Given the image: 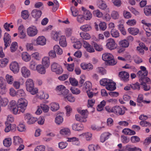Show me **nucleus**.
Returning <instances> with one entry per match:
<instances>
[{
  "instance_id": "obj_1",
  "label": "nucleus",
  "mask_w": 151,
  "mask_h": 151,
  "mask_svg": "<svg viewBox=\"0 0 151 151\" xmlns=\"http://www.w3.org/2000/svg\"><path fill=\"white\" fill-rule=\"evenodd\" d=\"M77 111L78 112L81 114V116L78 114L75 115L76 120L79 122H86V119L87 118L88 114V112L87 109H82L81 108L77 109Z\"/></svg>"
},
{
  "instance_id": "obj_2",
  "label": "nucleus",
  "mask_w": 151,
  "mask_h": 151,
  "mask_svg": "<svg viewBox=\"0 0 151 151\" xmlns=\"http://www.w3.org/2000/svg\"><path fill=\"white\" fill-rule=\"evenodd\" d=\"M9 110L14 115L19 114L21 112L18 107L16 101L14 100L11 101L8 106Z\"/></svg>"
},
{
  "instance_id": "obj_3",
  "label": "nucleus",
  "mask_w": 151,
  "mask_h": 151,
  "mask_svg": "<svg viewBox=\"0 0 151 151\" xmlns=\"http://www.w3.org/2000/svg\"><path fill=\"white\" fill-rule=\"evenodd\" d=\"M103 60L107 62L110 65H114L116 63V62L114 59L113 56L112 55L108 53H106L102 55Z\"/></svg>"
},
{
  "instance_id": "obj_4",
  "label": "nucleus",
  "mask_w": 151,
  "mask_h": 151,
  "mask_svg": "<svg viewBox=\"0 0 151 151\" xmlns=\"http://www.w3.org/2000/svg\"><path fill=\"white\" fill-rule=\"evenodd\" d=\"M51 70L52 71L57 74H61L63 71L62 66L55 62H53L52 63L51 65Z\"/></svg>"
},
{
  "instance_id": "obj_5",
  "label": "nucleus",
  "mask_w": 151,
  "mask_h": 151,
  "mask_svg": "<svg viewBox=\"0 0 151 151\" xmlns=\"http://www.w3.org/2000/svg\"><path fill=\"white\" fill-rule=\"evenodd\" d=\"M21 112L23 113L26 109L28 104L27 101L24 99L21 98L19 99L17 104Z\"/></svg>"
},
{
  "instance_id": "obj_6",
  "label": "nucleus",
  "mask_w": 151,
  "mask_h": 151,
  "mask_svg": "<svg viewBox=\"0 0 151 151\" xmlns=\"http://www.w3.org/2000/svg\"><path fill=\"white\" fill-rule=\"evenodd\" d=\"M55 90L59 95L63 97L65 96L69 92V90L63 85H59L57 86L55 88Z\"/></svg>"
},
{
  "instance_id": "obj_7",
  "label": "nucleus",
  "mask_w": 151,
  "mask_h": 151,
  "mask_svg": "<svg viewBox=\"0 0 151 151\" xmlns=\"http://www.w3.org/2000/svg\"><path fill=\"white\" fill-rule=\"evenodd\" d=\"M106 47L108 49L112 50L115 49L117 47V44L113 39L109 38L106 41Z\"/></svg>"
},
{
  "instance_id": "obj_8",
  "label": "nucleus",
  "mask_w": 151,
  "mask_h": 151,
  "mask_svg": "<svg viewBox=\"0 0 151 151\" xmlns=\"http://www.w3.org/2000/svg\"><path fill=\"white\" fill-rule=\"evenodd\" d=\"M38 31L36 27L32 26L29 27L27 29L28 35L30 37H33L36 35Z\"/></svg>"
},
{
  "instance_id": "obj_9",
  "label": "nucleus",
  "mask_w": 151,
  "mask_h": 151,
  "mask_svg": "<svg viewBox=\"0 0 151 151\" xmlns=\"http://www.w3.org/2000/svg\"><path fill=\"white\" fill-rule=\"evenodd\" d=\"M141 69L137 73L139 79L142 78L144 77H146L148 74V72L146 70V68L144 66H141L140 67Z\"/></svg>"
},
{
  "instance_id": "obj_10",
  "label": "nucleus",
  "mask_w": 151,
  "mask_h": 151,
  "mask_svg": "<svg viewBox=\"0 0 151 151\" xmlns=\"http://www.w3.org/2000/svg\"><path fill=\"white\" fill-rule=\"evenodd\" d=\"M24 119L28 124L34 123L37 120V118L33 117L30 114L27 113L24 115Z\"/></svg>"
},
{
  "instance_id": "obj_11",
  "label": "nucleus",
  "mask_w": 151,
  "mask_h": 151,
  "mask_svg": "<svg viewBox=\"0 0 151 151\" xmlns=\"http://www.w3.org/2000/svg\"><path fill=\"white\" fill-rule=\"evenodd\" d=\"M9 67L10 70L14 73H18L19 71V65L17 62H12L10 64Z\"/></svg>"
},
{
  "instance_id": "obj_12",
  "label": "nucleus",
  "mask_w": 151,
  "mask_h": 151,
  "mask_svg": "<svg viewBox=\"0 0 151 151\" xmlns=\"http://www.w3.org/2000/svg\"><path fill=\"white\" fill-rule=\"evenodd\" d=\"M34 41H36V43L34 44V45L37 46L40 45L43 46L46 44V40L43 36H40L38 37L36 40H34Z\"/></svg>"
},
{
  "instance_id": "obj_13",
  "label": "nucleus",
  "mask_w": 151,
  "mask_h": 151,
  "mask_svg": "<svg viewBox=\"0 0 151 151\" xmlns=\"http://www.w3.org/2000/svg\"><path fill=\"white\" fill-rule=\"evenodd\" d=\"M22 75L24 78L29 77L31 75L30 70L26 66L22 67L20 70Z\"/></svg>"
},
{
  "instance_id": "obj_14",
  "label": "nucleus",
  "mask_w": 151,
  "mask_h": 151,
  "mask_svg": "<svg viewBox=\"0 0 151 151\" xmlns=\"http://www.w3.org/2000/svg\"><path fill=\"white\" fill-rule=\"evenodd\" d=\"M83 45V47L88 52L90 53H93L95 52V50L93 47L87 41H84Z\"/></svg>"
},
{
  "instance_id": "obj_15",
  "label": "nucleus",
  "mask_w": 151,
  "mask_h": 151,
  "mask_svg": "<svg viewBox=\"0 0 151 151\" xmlns=\"http://www.w3.org/2000/svg\"><path fill=\"white\" fill-rule=\"evenodd\" d=\"M78 136L81 138H84L86 141H90L92 139V134L90 132H87L79 134Z\"/></svg>"
},
{
  "instance_id": "obj_16",
  "label": "nucleus",
  "mask_w": 151,
  "mask_h": 151,
  "mask_svg": "<svg viewBox=\"0 0 151 151\" xmlns=\"http://www.w3.org/2000/svg\"><path fill=\"white\" fill-rule=\"evenodd\" d=\"M119 76L121 79L124 82H127L129 80V75L127 72L122 71L120 72L119 74Z\"/></svg>"
},
{
  "instance_id": "obj_17",
  "label": "nucleus",
  "mask_w": 151,
  "mask_h": 151,
  "mask_svg": "<svg viewBox=\"0 0 151 151\" xmlns=\"http://www.w3.org/2000/svg\"><path fill=\"white\" fill-rule=\"evenodd\" d=\"M25 85L27 91H29L34 86V83L33 80L30 78L27 79L25 82Z\"/></svg>"
},
{
  "instance_id": "obj_18",
  "label": "nucleus",
  "mask_w": 151,
  "mask_h": 151,
  "mask_svg": "<svg viewBox=\"0 0 151 151\" xmlns=\"http://www.w3.org/2000/svg\"><path fill=\"white\" fill-rule=\"evenodd\" d=\"M113 113L116 115H122L124 113V111L119 106H116L113 107Z\"/></svg>"
},
{
  "instance_id": "obj_19",
  "label": "nucleus",
  "mask_w": 151,
  "mask_h": 151,
  "mask_svg": "<svg viewBox=\"0 0 151 151\" xmlns=\"http://www.w3.org/2000/svg\"><path fill=\"white\" fill-rule=\"evenodd\" d=\"M47 68L41 64H38L37 65V72L41 74H45L46 73V69Z\"/></svg>"
},
{
  "instance_id": "obj_20",
  "label": "nucleus",
  "mask_w": 151,
  "mask_h": 151,
  "mask_svg": "<svg viewBox=\"0 0 151 151\" xmlns=\"http://www.w3.org/2000/svg\"><path fill=\"white\" fill-rule=\"evenodd\" d=\"M82 9L83 11V16L85 19L90 20L92 17V14L90 12L85 9L83 7H82Z\"/></svg>"
},
{
  "instance_id": "obj_21",
  "label": "nucleus",
  "mask_w": 151,
  "mask_h": 151,
  "mask_svg": "<svg viewBox=\"0 0 151 151\" xmlns=\"http://www.w3.org/2000/svg\"><path fill=\"white\" fill-rule=\"evenodd\" d=\"M97 6L100 9L104 10L107 7V5L105 1L103 0H98L96 2Z\"/></svg>"
},
{
  "instance_id": "obj_22",
  "label": "nucleus",
  "mask_w": 151,
  "mask_h": 151,
  "mask_svg": "<svg viewBox=\"0 0 151 151\" xmlns=\"http://www.w3.org/2000/svg\"><path fill=\"white\" fill-rule=\"evenodd\" d=\"M32 15L34 18L37 19L41 16L42 12L38 9H35L32 10Z\"/></svg>"
},
{
  "instance_id": "obj_23",
  "label": "nucleus",
  "mask_w": 151,
  "mask_h": 151,
  "mask_svg": "<svg viewBox=\"0 0 151 151\" xmlns=\"http://www.w3.org/2000/svg\"><path fill=\"white\" fill-rule=\"evenodd\" d=\"M41 65L47 68L50 65V60L49 58L48 57H44L42 59Z\"/></svg>"
},
{
  "instance_id": "obj_24",
  "label": "nucleus",
  "mask_w": 151,
  "mask_h": 151,
  "mask_svg": "<svg viewBox=\"0 0 151 151\" xmlns=\"http://www.w3.org/2000/svg\"><path fill=\"white\" fill-rule=\"evenodd\" d=\"M21 57L23 60L26 62H29L31 59L30 56L27 52H23Z\"/></svg>"
},
{
  "instance_id": "obj_25",
  "label": "nucleus",
  "mask_w": 151,
  "mask_h": 151,
  "mask_svg": "<svg viewBox=\"0 0 151 151\" xmlns=\"http://www.w3.org/2000/svg\"><path fill=\"white\" fill-rule=\"evenodd\" d=\"M115 85L116 83L110 80V82L106 86V88L108 90L113 91L116 88Z\"/></svg>"
},
{
  "instance_id": "obj_26",
  "label": "nucleus",
  "mask_w": 151,
  "mask_h": 151,
  "mask_svg": "<svg viewBox=\"0 0 151 151\" xmlns=\"http://www.w3.org/2000/svg\"><path fill=\"white\" fill-rule=\"evenodd\" d=\"M73 129L75 130H80L83 129V125L81 123H75L72 125Z\"/></svg>"
},
{
  "instance_id": "obj_27",
  "label": "nucleus",
  "mask_w": 151,
  "mask_h": 151,
  "mask_svg": "<svg viewBox=\"0 0 151 151\" xmlns=\"http://www.w3.org/2000/svg\"><path fill=\"white\" fill-rule=\"evenodd\" d=\"M37 97L40 99H47L49 98V95L47 93L44 94L43 91H40L37 95Z\"/></svg>"
},
{
  "instance_id": "obj_28",
  "label": "nucleus",
  "mask_w": 151,
  "mask_h": 151,
  "mask_svg": "<svg viewBox=\"0 0 151 151\" xmlns=\"http://www.w3.org/2000/svg\"><path fill=\"white\" fill-rule=\"evenodd\" d=\"M9 102L8 99L0 96V105L2 107H5L7 105Z\"/></svg>"
},
{
  "instance_id": "obj_29",
  "label": "nucleus",
  "mask_w": 151,
  "mask_h": 151,
  "mask_svg": "<svg viewBox=\"0 0 151 151\" xmlns=\"http://www.w3.org/2000/svg\"><path fill=\"white\" fill-rule=\"evenodd\" d=\"M22 142V139L19 136H14V137L13 143L14 145H18Z\"/></svg>"
},
{
  "instance_id": "obj_30",
  "label": "nucleus",
  "mask_w": 151,
  "mask_h": 151,
  "mask_svg": "<svg viewBox=\"0 0 151 151\" xmlns=\"http://www.w3.org/2000/svg\"><path fill=\"white\" fill-rule=\"evenodd\" d=\"M50 109L52 111H55L58 110L59 108V106L58 104L52 102L50 104Z\"/></svg>"
},
{
  "instance_id": "obj_31",
  "label": "nucleus",
  "mask_w": 151,
  "mask_h": 151,
  "mask_svg": "<svg viewBox=\"0 0 151 151\" xmlns=\"http://www.w3.org/2000/svg\"><path fill=\"white\" fill-rule=\"evenodd\" d=\"M59 44L60 45L63 47H65L67 45L66 38L64 36H61L59 40Z\"/></svg>"
},
{
  "instance_id": "obj_32",
  "label": "nucleus",
  "mask_w": 151,
  "mask_h": 151,
  "mask_svg": "<svg viewBox=\"0 0 151 151\" xmlns=\"http://www.w3.org/2000/svg\"><path fill=\"white\" fill-rule=\"evenodd\" d=\"M65 100H67L70 102H74L75 100V97L71 94H67L63 96Z\"/></svg>"
},
{
  "instance_id": "obj_33",
  "label": "nucleus",
  "mask_w": 151,
  "mask_h": 151,
  "mask_svg": "<svg viewBox=\"0 0 151 151\" xmlns=\"http://www.w3.org/2000/svg\"><path fill=\"white\" fill-rule=\"evenodd\" d=\"M53 50L58 55H61L63 53V50L58 45H55L54 46Z\"/></svg>"
},
{
  "instance_id": "obj_34",
  "label": "nucleus",
  "mask_w": 151,
  "mask_h": 151,
  "mask_svg": "<svg viewBox=\"0 0 151 151\" xmlns=\"http://www.w3.org/2000/svg\"><path fill=\"white\" fill-rule=\"evenodd\" d=\"M80 35L81 37L83 39L88 40L91 38L90 35L87 32H81L80 33Z\"/></svg>"
},
{
  "instance_id": "obj_35",
  "label": "nucleus",
  "mask_w": 151,
  "mask_h": 151,
  "mask_svg": "<svg viewBox=\"0 0 151 151\" xmlns=\"http://www.w3.org/2000/svg\"><path fill=\"white\" fill-rule=\"evenodd\" d=\"M60 133L63 135H68L70 134V130L68 128H64L60 130Z\"/></svg>"
},
{
  "instance_id": "obj_36",
  "label": "nucleus",
  "mask_w": 151,
  "mask_h": 151,
  "mask_svg": "<svg viewBox=\"0 0 151 151\" xmlns=\"http://www.w3.org/2000/svg\"><path fill=\"white\" fill-rule=\"evenodd\" d=\"M129 33L133 35H137L139 32V29L136 28H130L128 29Z\"/></svg>"
},
{
  "instance_id": "obj_37",
  "label": "nucleus",
  "mask_w": 151,
  "mask_h": 151,
  "mask_svg": "<svg viewBox=\"0 0 151 151\" xmlns=\"http://www.w3.org/2000/svg\"><path fill=\"white\" fill-rule=\"evenodd\" d=\"M119 45L121 47L124 48L128 47L129 45V42L127 40H124L120 41L119 43Z\"/></svg>"
},
{
  "instance_id": "obj_38",
  "label": "nucleus",
  "mask_w": 151,
  "mask_h": 151,
  "mask_svg": "<svg viewBox=\"0 0 151 151\" xmlns=\"http://www.w3.org/2000/svg\"><path fill=\"white\" fill-rule=\"evenodd\" d=\"M144 13L147 16H151V6H146L144 9Z\"/></svg>"
},
{
  "instance_id": "obj_39",
  "label": "nucleus",
  "mask_w": 151,
  "mask_h": 151,
  "mask_svg": "<svg viewBox=\"0 0 151 151\" xmlns=\"http://www.w3.org/2000/svg\"><path fill=\"white\" fill-rule=\"evenodd\" d=\"M4 145L7 147H9L12 144V139L10 138H7L4 139L3 141Z\"/></svg>"
},
{
  "instance_id": "obj_40",
  "label": "nucleus",
  "mask_w": 151,
  "mask_h": 151,
  "mask_svg": "<svg viewBox=\"0 0 151 151\" xmlns=\"http://www.w3.org/2000/svg\"><path fill=\"white\" fill-rule=\"evenodd\" d=\"M36 62L33 60H32L29 63V68L32 70L35 71L37 69Z\"/></svg>"
},
{
  "instance_id": "obj_41",
  "label": "nucleus",
  "mask_w": 151,
  "mask_h": 151,
  "mask_svg": "<svg viewBox=\"0 0 151 151\" xmlns=\"http://www.w3.org/2000/svg\"><path fill=\"white\" fill-rule=\"evenodd\" d=\"M88 148L89 151H96L100 148V147L98 145L91 144L88 146Z\"/></svg>"
},
{
  "instance_id": "obj_42",
  "label": "nucleus",
  "mask_w": 151,
  "mask_h": 151,
  "mask_svg": "<svg viewBox=\"0 0 151 151\" xmlns=\"http://www.w3.org/2000/svg\"><path fill=\"white\" fill-rule=\"evenodd\" d=\"M55 121L57 125H59L63 123V119L62 116L60 115H58L55 117Z\"/></svg>"
},
{
  "instance_id": "obj_43",
  "label": "nucleus",
  "mask_w": 151,
  "mask_h": 151,
  "mask_svg": "<svg viewBox=\"0 0 151 151\" xmlns=\"http://www.w3.org/2000/svg\"><path fill=\"white\" fill-rule=\"evenodd\" d=\"M80 29L82 31L87 32L90 30L91 29V27L88 24H86L81 26Z\"/></svg>"
},
{
  "instance_id": "obj_44",
  "label": "nucleus",
  "mask_w": 151,
  "mask_h": 151,
  "mask_svg": "<svg viewBox=\"0 0 151 151\" xmlns=\"http://www.w3.org/2000/svg\"><path fill=\"white\" fill-rule=\"evenodd\" d=\"M84 89H85V90L87 91L91 90L92 88L91 83L88 81H86L84 84Z\"/></svg>"
},
{
  "instance_id": "obj_45",
  "label": "nucleus",
  "mask_w": 151,
  "mask_h": 151,
  "mask_svg": "<svg viewBox=\"0 0 151 151\" xmlns=\"http://www.w3.org/2000/svg\"><path fill=\"white\" fill-rule=\"evenodd\" d=\"M6 79L7 82L9 84H12L14 81L13 77L11 75L7 74L6 76Z\"/></svg>"
},
{
  "instance_id": "obj_46",
  "label": "nucleus",
  "mask_w": 151,
  "mask_h": 151,
  "mask_svg": "<svg viewBox=\"0 0 151 151\" xmlns=\"http://www.w3.org/2000/svg\"><path fill=\"white\" fill-rule=\"evenodd\" d=\"M130 145H127L122 147L123 151H133L136 148Z\"/></svg>"
},
{
  "instance_id": "obj_47",
  "label": "nucleus",
  "mask_w": 151,
  "mask_h": 151,
  "mask_svg": "<svg viewBox=\"0 0 151 151\" xmlns=\"http://www.w3.org/2000/svg\"><path fill=\"white\" fill-rule=\"evenodd\" d=\"M106 102L104 100L102 101L101 102L100 104L98 105L97 107V109L98 111H101L103 109L104 107L106 105Z\"/></svg>"
},
{
  "instance_id": "obj_48",
  "label": "nucleus",
  "mask_w": 151,
  "mask_h": 151,
  "mask_svg": "<svg viewBox=\"0 0 151 151\" xmlns=\"http://www.w3.org/2000/svg\"><path fill=\"white\" fill-rule=\"evenodd\" d=\"M110 82V80L107 78H104L101 80L100 81L101 85L104 86H107L109 83Z\"/></svg>"
},
{
  "instance_id": "obj_49",
  "label": "nucleus",
  "mask_w": 151,
  "mask_h": 151,
  "mask_svg": "<svg viewBox=\"0 0 151 151\" xmlns=\"http://www.w3.org/2000/svg\"><path fill=\"white\" fill-rule=\"evenodd\" d=\"M18 47L17 43L16 42H13L10 47L11 52H14L17 50Z\"/></svg>"
},
{
  "instance_id": "obj_50",
  "label": "nucleus",
  "mask_w": 151,
  "mask_h": 151,
  "mask_svg": "<svg viewBox=\"0 0 151 151\" xmlns=\"http://www.w3.org/2000/svg\"><path fill=\"white\" fill-rule=\"evenodd\" d=\"M48 55L49 57L52 59L55 58H57L56 53L54 50H50L48 53Z\"/></svg>"
},
{
  "instance_id": "obj_51",
  "label": "nucleus",
  "mask_w": 151,
  "mask_h": 151,
  "mask_svg": "<svg viewBox=\"0 0 151 151\" xmlns=\"http://www.w3.org/2000/svg\"><path fill=\"white\" fill-rule=\"evenodd\" d=\"M8 61V60L5 58L0 60V66L2 67L5 66Z\"/></svg>"
},
{
  "instance_id": "obj_52",
  "label": "nucleus",
  "mask_w": 151,
  "mask_h": 151,
  "mask_svg": "<svg viewBox=\"0 0 151 151\" xmlns=\"http://www.w3.org/2000/svg\"><path fill=\"white\" fill-rule=\"evenodd\" d=\"M111 16L114 19H118L119 17V14L118 12L116 11H113L111 14Z\"/></svg>"
},
{
  "instance_id": "obj_53",
  "label": "nucleus",
  "mask_w": 151,
  "mask_h": 151,
  "mask_svg": "<svg viewBox=\"0 0 151 151\" xmlns=\"http://www.w3.org/2000/svg\"><path fill=\"white\" fill-rule=\"evenodd\" d=\"M93 14L94 16L99 18L103 16L102 13L98 9L94 11Z\"/></svg>"
},
{
  "instance_id": "obj_54",
  "label": "nucleus",
  "mask_w": 151,
  "mask_h": 151,
  "mask_svg": "<svg viewBox=\"0 0 151 151\" xmlns=\"http://www.w3.org/2000/svg\"><path fill=\"white\" fill-rule=\"evenodd\" d=\"M45 147L43 145H40L36 147L34 150V151H45Z\"/></svg>"
},
{
  "instance_id": "obj_55",
  "label": "nucleus",
  "mask_w": 151,
  "mask_h": 151,
  "mask_svg": "<svg viewBox=\"0 0 151 151\" xmlns=\"http://www.w3.org/2000/svg\"><path fill=\"white\" fill-rule=\"evenodd\" d=\"M69 80L70 83L73 86H75L78 85V82L75 78H69Z\"/></svg>"
},
{
  "instance_id": "obj_56",
  "label": "nucleus",
  "mask_w": 151,
  "mask_h": 151,
  "mask_svg": "<svg viewBox=\"0 0 151 151\" xmlns=\"http://www.w3.org/2000/svg\"><path fill=\"white\" fill-rule=\"evenodd\" d=\"M111 33L112 37H117L119 36V33L118 31L114 29H112L111 32Z\"/></svg>"
},
{
  "instance_id": "obj_57",
  "label": "nucleus",
  "mask_w": 151,
  "mask_h": 151,
  "mask_svg": "<svg viewBox=\"0 0 151 151\" xmlns=\"http://www.w3.org/2000/svg\"><path fill=\"white\" fill-rule=\"evenodd\" d=\"M130 140L132 142L136 143L139 142L140 139L137 136H133L131 137Z\"/></svg>"
},
{
  "instance_id": "obj_58",
  "label": "nucleus",
  "mask_w": 151,
  "mask_h": 151,
  "mask_svg": "<svg viewBox=\"0 0 151 151\" xmlns=\"http://www.w3.org/2000/svg\"><path fill=\"white\" fill-rule=\"evenodd\" d=\"M59 33L57 32H53L52 34V38L54 40L56 41H58L59 40Z\"/></svg>"
},
{
  "instance_id": "obj_59",
  "label": "nucleus",
  "mask_w": 151,
  "mask_h": 151,
  "mask_svg": "<svg viewBox=\"0 0 151 151\" xmlns=\"http://www.w3.org/2000/svg\"><path fill=\"white\" fill-rule=\"evenodd\" d=\"M70 90L73 94L76 95L78 94L81 92L78 89L74 87L71 88Z\"/></svg>"
},
{
  "instance_id": "obj_60",
  "label": "nucleus",
  "mask_w": 151,
  "mask_h": 151,
  "mask_svg": "<svg viewBox=\"0 0 151 151\" xmlns=\"http://www.w3.org/2000/svg\"><path fill=\"white\" fill-rule=\"evenodd\" d=\"M26 95L25 93L24 90L22 89H20L17 91V96L21 97H24Z\"/></svg>"
},
{
  "instance_id": "obj_61",
  "label": "nucleus",
  "mask_w": 151,
  "mask_h": 151,
  "mask_svg": "<svg viewBox=\"0 0 151 151\" xmlns=\"http://www.w3.org/2000/svg\"><path fill=\"white\" fill-rule=\"evenodd\" d=\"M93 46L95 49L97 51H101L103 50V48L102 46L98 45L96 42L94 43Z\"/></svg>"
},
{
  "instance_id": "obj_62",
  "label": "nucleus",
  "mask_w": 151,
  "mask_h": 151,
  "mask_svg": "<svg viewBox=\"0 0 151 151\" xmlns=\"http://www.w3.org/2000/svg\"><path fill=\"white\" fill-rule=\"evenodd\" d=\"M139 81L140 83H149L150 82V79L146 77H144L141 79H139Z\"/></svg>"
},
{
  "instance_id": "obj_63",
  "label": "nucleus",
  "mask_w": 151,
  "mask_h": 151,
  "mask_svg": "<svg viewBox=\"0 0 151 151\" xmlns=\"http://www.w3.org/2000/svg\"><path fill=\"white\" fill-rule=\"evenodd\" d=\"M95 100L94 99H90L88 100L87 106L88 107H92L95 104Z\"/></svg>"
},
{
  "instance_id": "obj_64",
  "label": "nucleus",
  "mask_w": 151,
  "mask_h": 151,
  "mask_svg": "<svg viewBox=\"0 0 151 151\" xmlns=\"http://www.w3.org/2000/svg\"><path fill=\"white\" fill-rule=\"evenodd\" d=\"M140 125L143 127H150L151 124L150 122L145 121H142L140 122Z\"/></svg>"
}]
</instances>
